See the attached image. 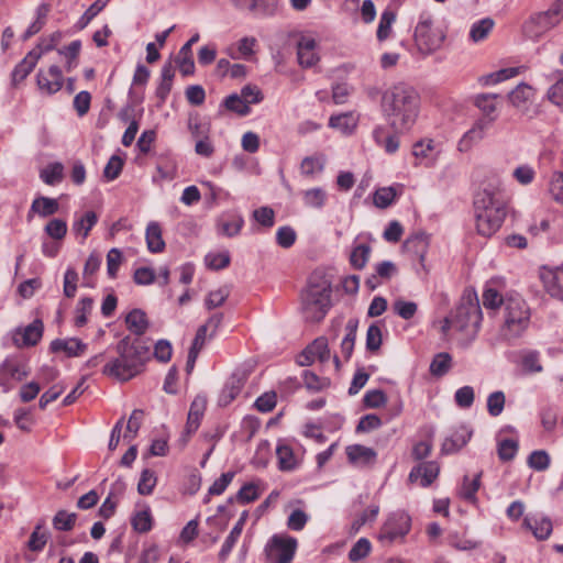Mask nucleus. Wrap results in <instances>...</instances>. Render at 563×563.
I'll use <instances>...</instances> for the list:
<instances>
[{"instance_id": "obj_1", "label": "nucleus", "mask_w": 563, "mask_h": 563, "mask_svg": "<svg viewBox=\"0 0 563 563\" xmlns=\"http://www.w3.org/2000/svg\"><path fill=\"white\" fill-rule=\"evenodd\" d=\"M380 108L391 130L407 132L419 117L420 96L410 85L398 82L383 92Z\"/></svg>"}, {"instance_id": "obj_2", "label": "nucleus", "mask_w": 563, "mask_h": 563, "mask_svg": "<svg viewBox=\"0 0 563 563\" xmlns=\"http://www.w3.org/2000/svg\"><path fill=\"white\" fill-rule=\"evenodd\" d=\"M477 232L486 238L496 233L507 216V206L499 187L489 185L474 199Z\"/></svg>"}, {"instance_id": "obj_3", "label": "nucleus", "mask_w": 563, "mask_h": 563, "mask_svg": "<svg viewBox=\"0 0 563 563\" xmlns=\"http://www.w3.org/2000/svg\"><path fill=\"white\" fill-rule=\"evenodd\" d=\"M118 357L109 361L103 367V374L120 382H128L142 372L150 357V349L141 341L123 338L117 344Z\"/></svg>"}, {"instance_id": "obj_4", "label": "nucleus", "mask_w": 563, "mask_h": 563, "mask_svg": "<svg viewBox=\"0 0 563 563\" xmlns=\"http://www.w3.org/2000/svg\"><path fill=\"white\" fill-rule=\"evenodd\" d=\"M331 282L321 273H313L301 294V311L308 321L324 318L331 306Z\"/></svg>"}, {"instance_id": "obj_5", "label": "nucleus", "mask_w": 563, "mask_h": 563, "mask_svg": "<svg viewBox=\"0 0 563 563\" xmlns=\"http://www.w3.org/2000/svg\"><path fill=\"white\" fill-rule=\"evenodd\" d=\"M445 37V30L434 21L431 13H420L413 31V41L417 51L421 55L427 56L439 51L442 47Z\"/></svg>"}, {"instance_id": "obj_6", "label": "nucleus", "mask_w": 563, "mask_h": 563, "mask_svg": "<svg viewBox=\"0 0 563 563\" xmlns=\"http://www.w3.org/2000/svg\"><path fill=\"white\" fill-rule=\"evenodd\" d=\"M504 325L501 334L506 340L519 338L528 328L530 310L519 296H510L505 301Z\"/></svg>"}, {"instance_id": "obj_7", "label": "nucleus", "mask_w": 563, "mask_h": 563, "mask_svg": "<svg viewBox=\"0 0 563 563\" xmlns=\"http://www.w3.org/2000/svg\"><path fill=\"white\" fill-rule=\"evenodd\" d=\"M453 325L457 331H465L470 328L477 331L482 322V310L477 295L474 290H465L460 305L452 313Z\"/></svg>"}, {"instance_id": "obj_8", "label": "nucleus", "mask_w": 563, "mask_h": 563, "mask_svg": "<svg viewBox=\"0 0 563 563\" xmlns=\"http://www.w3.org/2000/svg\"><path fill=\"white\" fill-rule=\"evenodd\" d=\"M411 528V518L405 511H396L389 515L378 533V540L383 544H391L402 540Z\"/></svg>"}, {"instance_id": "obj_9", "label": "nucleus", "mask_w": 563, "mask_h": 563, "mask_svg": "<svg viewBox=\"0 0 563 563\" xmlns=\"http://www.w3.org/2000/svg\"><path fill=\"white\" fill-rule=\"evenodd\" d=\"M558 10H548L531 14L522 24L526 37L537 41L560 23Z\"/></svg>"}, {"instance_id": "obj_10", "label": "nucleus", "mask_w": 563, "mask_h": 563, "mask_svg": "<svg viewBox=\"0 0 563 563\" xmlns=\"http://www.w3.org/2000/svg\"><path fill=\"white\" fill-rule=\"evenodd\" d=\"M297 549V540L288 534H274L266 544L269 563H290Z\"/></svg>"}, {"instance_id": "obj_11", "label": "nucleus", "mask_w": 563, "mask_h": 563, "mask_svg": "<svg viewBox=\"0 0 563 563\" xmlns=\"http://www.w3.org/2000/svg\"><path fill=\"white\" fill-rule=\"evenodd\" d=\"M510 104L521 114L529 119L538 114V108L534 104L536 89L526 84L520 82L515 89L508 93Z\"/></svg>"}, {"instance_id": "obj_12", "label": "nucleus", "mask_w": 563, "mask_h": 563, "mask_svg": "<svg viewBox=\"0 0 563 563\" xmlns=\"http://www.w3.org/2000/svg\"><path fill=\"white\" fill-rule=\"evenodd\" d=\"M26 366L16 358H5L0 365V387L3 393L14 388L15 384L27 377Z\"/></svg>"}, {"instance_id": "obj_13", "label": "nucleus", "mask_w": 563, "mask_h": 563, "mask_svg": "<svg viewBox=\"0 0 563 563\" xmlns=\"http://www.w3.org/2000/svg\"><path fill=\"white\" fill-rule=\"evenodd\" d=\"M64 85V76L59 66L51 65L47 69L40 68L36 74V86L41 93L52 96Z\"/></svg>"}, {"instance_id": "obj_14", "label": "nucleus", "mask_w": 563, "mask_h": 563, "mask_svg": "<svg viewBox=\"0 0 563 563\" xmlns=\"http://www.w3.org/2000/svg\"><path fill=\"white\" fill-rule=\"evenodd\" d=\"M330 357L328 340L324 336H319L297 356V363L300 366H309L316 360L325 363Z\"/></svg>"}, {"instance_id": "obj_15", "label": "nucleus", "mask_w": 563, "mask_h": 563, "mask_svg": "<svg viewBox=\"0 0 563 563\" xmlns=\"http://www.w3.org/2000/svg\"><path fill=\"white\" fill-rule=\"evenodd\" d=\"M244 227V219L238 211H224L216 219V232L218 235L234 238Z\"/></svg>"}, {"instance_id": "obj_16", "label": "nucleus", "mask_w": 563, "mask_h": 563, "mask_svg": "<svg viewBox=\"0 0 563 563\" xmlns=\"http://www.w3.org/2000/svg\"><path fill=\"white\" fill-rule=\"evenodd\" d=\"M496 120V117H492L489 119H479L474 123V125L464 133L462 139L459 142V151L467 152L472 148L473 145L481 142L490 128L492 123Z\"/></svg>"}, {"instance_id": "obj_17", "label": "nucleus", "mask_w": 563, "mask_h": 563, "mask_svg": "<svg viewBox=\"0 0 563 563\" xmlns=\"http://www.w3.org/2000/svg\"><path fill=\"white\" fill-rule=\"evenodd\" d=\"M297 58L301 67L309 68L319 62L317 42L311 36H301L297 43Z\"/></svg>"}, {"instance_id": "obj_18", "label": "nucleus", "mask_w": 563, "mask_h": 563, "mask_svg": "<svg viewBox=\"0 0 563 563\" xmlns=\"http://www.w3.org/2000/svg\"><path fill=\"white\" fill-rule=\"evenodd\" d=\"M562 273L558 267L543 266L540 269V279L545 291L555 299L563 301V285L560 282L559 274Z\"/></svg>"}, {"instance_id": "obj_19", "label": "nucleus", "mask_w": 563, "mask_h": 563, "mask_svg": "<svg viewBox=\"0 0 563 563\" xmlns=\"http://www.w3.org/2000/svg\"><path fill=\"white\" fill-rule=\"evenodd\" d=\"M440 467L437 462H422L412 467L409 473V481L412 483L419 482L422 487H428L438 477Z\"/></svg>"}, {"instance_id": "obj_20", "label": "nucleus", "mask_w": 563, "mask_h": 563, "mask_svg": "<svg viewBox=\"0 0 563 563\" xmlns=\"http://www.w3.org/2000/svg\"><path fill=\"white\" fill-rule=\"evenodd\" d=\"M472 437V430L462 424L452 431L450 435H448L441 446V452L443 454H453L460 451L466 443L470 441Z\"/></svg>"}, {"instance_id": "obj_21", "label": "nucleus", "mask_w": 563, "mask_h": 563, "mask_svg": "<svg viewBox=\"0 0 563 563\" xmlns=\"http://www.w3.org/2000/svg\"><path fill=\"white\" fill-rule=\"evenodd\" d=\"M440 153L439 146L432 139H423L413 144L412 154L418 164L429 166L433 164Z\"/></svg>"}, {"instance_id": "obj_22", "label": "nucleus", "mask_w": 563, "mask_h": 563, "mask_svg": "<svg viewBox=\"0 0 563 563\" xmlns=\"http://www.w3.org/2000/svg\"><path fill=\"white\" fill-rule=\"evenodd\" d=\"M404 249L407 253L417 257L424 268V257L429 249V236L426 233L420 232L409 236L404 243Z\"/></svg>"}, {"instance_id": "obj_23", "label": "nucleus", "mask_w": 563, "mask_h": 563, "mask_svg": "<svg viewBox=\"0 0 563 563\" xmlns=\"http://www.w3.org/2000/svg\"><path fill=\"white\" fill-rule=\"evenodd\" d=\"M206 408H207L206 396L197 395L195 397V399L192 400L190 408H189V412H188V418H187V423H186V433L188 435L195 433L198 430V428L200 426L201 418L203 417V413L206 411Z\"/></svg>"}, {"instance_id": "obj_24", "label": "nucleus", "mask_w": 563, "mask_h": 563, "mask_svg": "<svg viewBox=\"0 0 563 563\" xmlns=\"http://www.w3.org/2000/svg\"><path fill=\"white\" fill-rule=\"evenodd\" d=\"M41 57L42 52H37V49L30 51L12 71L13 84L16 85L23 81L34 69Z\"/></svg>"}, {"instance_id": "obj_25", "label": "nucleus", "mask_w": 563, "mask_h": 563, "mask_svg": "<svg viewBox=\"0 0 563 563\" xmlns=\"http://www.w3.org/2000/svg\"><path fill=\"white\" fill-rule=\"evenodd\" d=\"M52 352H64L68 357L80 356L87 350V344L77 338L56 339L51 343Z\"/></svg>"}, {"instance_id": "obj_26", "label": "nucleus", "mask_w": 563, "mask_h": 563, "mask_svg": "<svg viewBox=\"0 0 563 563\" xmlns=\"http://www.w3.org/2000/svg\"><path fill=\"white\" fill-rule=\"evenodd\" d=\"M302 203L308 209L321 210L329 199L328 191L322 187H312L300 192Z\"/></svg>"}, {"instance_id": "obj_27", "label": "nucleus", "mask_w": 563, "mask_h": 563, "mask_svg": "<svg viewBox=\"0 0 563 563\" xmlns=\"http://www.w3.org/2000/svg\"><path fill=\"white\" fill-rule=\"evenodd\" d=\"M59 205L56 199L40 196L35 198L27 212V220L31 221L34 214L42 218L55 214L58 211Z\"/></svg>"}, {"instance_id": "obj_28", "label": "nucleus", "mask_w": 563, "mask_h": 563, "mask_svg": "<svg viewBox=\"0 0 563 563\" xmlns=\"http://www.w3.org/2000/svg\"><path fill=\"white\" fill-rule=\"evenodd\" d=\"M247 517H249V512L243 511L241 514L239 520L236 521V523L230 531L229 536L224 540V542L221 547V550L219 552V558L221 560H225L229 556V554L231 553L232 549L234 548L235 543L238 542V540L243 531V528L247 520Z\"/></svg>"}, {"instance_id": "obj_29", "label": "nucleus", "mask_w": 563, "mask_h": 563, "mask_svg": "<svg viewBox=\"0 0 563 563\" xmlns=\"http://www.w3.org/2000/svg\"><path fill=\"white\" fill-rule=\"evenodd\" d=\"M346 455L352 463L368 465L375 462L376 452L372 448L353 444L346 448Z\"/></svg>"}, {"instance_id": "obj_30", "label": "nucleus", "mask_w": 563, "mask_h": 563, "mask_svg": "<svg viewBox=\"0 0 563 563\" xmlns=\"http://www.w3.org/2000/svg\"><path fill=\"white\" fill-rule=\"evenodd\" d=\"M523 525L530 529L533 536L539 540L548 539L552 532V522L545 517H526Z\"/></svg>"}, {"instance_id": "obj_31", "label": "nucleus", "mask_w": 563, "mask_h": 563, "mask_svg": "<svg viewBox=\"0 0 563 563\" xmlns=\"http://www.w3.org/2000/svg\"><path fill=\"white\" fill-rule=\"evenodd\" d=\"M325 157L322 154L307 156L301 161L300 173L308 179H314L324 169Z\"/></svg>"}, {"instance_id": "obj_32", "label": "nucleus", "mask_w": 563, "mask_h": 563, "mask_svg": "<svg viewBox=\"0 0 563 563\" xmlns=\"http://www.w3.org/2000/svg\"><path fill=\"white\" fill-rule=\"evenodd\" d=\"M147 249L151 253H161L165 249V242L162 236V229L157 222H150L145 232Z\"/></svg>"}, {"instance_id": "obj_33", "label": "nucleus", "mask_w": 563, "mask_h": 563, "mask_svg": "<svg viewBox=\"0 0 563 563\" xmlns=\"http://www.w3.org/2000/svg\"><path fill=\"white\" fill-rule=\"evenodd\" d=\"M244 385L241 377L232 375L225 383L219 396V405L228 406L240 394Z\"/></svg>"}, {"instance_id": "obj_34", "label": "nucleus", "mask_w": 563, "mask_h": 563, "mask_svg": "<svg viewBox=\"0 0 563 563\" xmlns=\"http://www.w3.org/2000/svg\"><path fill=\"white\" fill-rule=\"evenodd\" d=\"M125 323L128 329L136 335L144 334L148 328L146 313L141 309L130 311L125 317Z\"/></svg>"}, {"instance_id": "obj_35", "label": "nucleus", "mask_w": 563, "mask_h": 563, "mask_svg": "<svg viewBox=\"0 0 563 563\" xmlns=\"http://www.w3.org/2000/svg\"><path fill=\"white\" fill-rule=\"evenodd\" d=\"M357 125V119L352 112L331 115L329 126L339 130L343 134H351Z\"/></svg>"}, {"instance_id": "obj_36", "label": "nucleus", "mask_w": 563, "mask_h": 563, "mask_svg": "<svg viewBox=\"0 0 563 563\" xmlns=\"http://www.w3.org/2000/svg\"><path fill=\"white\" fill-rule=\"evenodd\" d=\"M495 26V21L492 18H483L475 21L470 29V40L474 43H479L488 37Z\"/></svg>"}, {"instance_id": "obj_37", "label": "nucleus", "mask_w": 563, "mask_h": 563, "mask_svg": "<svg viewBox=\"0 0 563 563\" xmlns=\"http://www.w3.org/2000/svg\"><path fill=\"white\" fill-rule=\"evenodd\" d=\"M375 272H376V274L371 276L366 280V284L369 286L371 289L376 288V286L379 283L378 278L388 280L397 274L398 269H397V266L393 262L384 261L376 265Z\"/></svg>"}, {"instance_id": "obj_38", "label": "nucleus", "mask_w": 563, "mask_h": 563, "mask_svg": "<svg viewBox=\"0 0 563 563\" xmlns=\"http://www.w3.org/2000/svg\"><path fill=\"white\" fill-rule=\"evenodd\" d=\"M276 455L280 471H292L296 467L297 460L289 445L284 443L278 444L276 448Z\"/></svg>"}, {"instance_id": "obj_39", "label": "nucleus", "mask_w": 563, "mask_h": 563, "mask_svg": "<svg viewBox=\"0 0 563 563\" xmlns=\"http://www.w3.org/2000/svg\"><path fill=\"white\" fill-rule=\"evenodd\" d=\"M18 334H21L23 345H35L43 335V322L41 320H34L21 332H18Z\"/></svg>"}, {"instance_id": "obj_40", "label": "nucleus", "mask_w": 563, "mask_h": 563, "mask_svg": "<svg viewBox=\"0 0 563 563\" xmlns=\"http://www.w3.org/2000/svg\"><path fill=\"white\" fill-rule=\"evenodd\" d=\"M49 538V533L43 529L42 523H37L30 536L26 547L32 552H41Z\"/></svg>"}, {"instance_id": "obj_41", "label": "nucleus", "mask_w": 563, "mask_h": 563, "mask_svg": "<svg viewBox=\"0 0 563 563\" xmlns=\"http://www.w3.org/2000/svg\"><path fill=\"white\" fill-rule=\"evenodd\" d=\"M98 216L95 211H87L84 216L77 219L73 224V230L76 234H81L85 240L90 230L96 225Z\"/></svg>"}, {"instance_id": "obj_42", "label": "nucleus", "mask_w": 563, "mask_h": 563, "mask_svg": "<svg viewBox=\"0 0 563 563\" xmlns=\"http://www.w3.org/2000/svg\"><path fill=\"white\" fill-rule=\"evenodd\" d=\"M482 472L477 473L473 479L467 475L463 478V484L460 490V496L467 501L476 500V493L481 486Z\"/></svg>"}, {"instance_id": "obj_43", "label": "nucleus", "mask_w": 563, "mask_h": 563, "mask_svg": "<svg viewBox=\"0 0 563 563\" xmlns=\"http://www.w3.org/2000/svg\"><path fill=\"white\" fill-rule=\"evenodd\" d=\"M131 525L133 529L140 533L148 532L153 526V518L150 508L146 507L145 509L137 511L133 516Z\"/></svg>"}, {"instance_id": "obj_44", "label": "nucleus", "mask_w": 563, "mask_h": 563, "mask_svg": "<svg viewBox=\"0 0 563 563\" xmlns=\"http://www.w3.org/2000/svg\"><path fill=\"white\" fill-rule=\"evenodd\" d=\"M518 441L515 439H501L497 443V454L499 460L508 462L515 459L518 452Z\"/></svg>"}, {"instance_id": "obj_45", "label": "nucleus", "mask_w": 563, "mask_h": 563, "mask_svg": "<svg viewBox=\"0 0 563 563\" xmlns=\"http://www.w3.org/2000/svg\"><path fill=\"white\" fill-rule=\"evenodd\" d=\"M519 74V68L509 67L483 76L479 80L483 85L490 86L510 79Z\"/></svg>"}, {"instance_id": "obj_46", "label": "nucleus", "mask_w": 563, "mask_h": 563, "mask_svg": "<svg viewBox=\"0 0 563 563\" xmlns=\"http://www.w3.org/2000/svg\"><path fill=\"white\" fill-rule=\"evenodd\" d=\"M93 307V300L90 297H82L75 310V325L80 328L88 322V316Z\"/></svg>"}, {"instance_id": "obj_47", "label": "nucleus", "mask_w": 563, "mask_h": 563, "mask_svg": "<svg viewBox=\"0 0 563 563\" xmlns=\"http://www.w3.org/2000/svg\"><path fill=\"white\" fill-rule=\"evenodd\" d=\"M223 106L229 111L235 112L239 115H247L251 111L250 106L242 98L241 95L232 93L223 100Z\"/></svg>"}, {"instance_id": "obj_48", "label": "nucleus", "mask_w": 563, "mask_h": 563, "mask_svg": "<svg viewBox=\"0 0 563 563\" xmlns=\"http://www.w3.org/2000/svg\"><path fill=\"white\" fill-rule=\"evenodd\" d=\"M396 20V14L391 10H385L379 19L378 27H377V38L378 41H385L389 37L391 32L393 23Z\"/></svg>"}, {"instance_id": "obj_49", "label": "nucleus", "mask_w": 563, "mask_h": 563, "mask_svg": "<svg viewBox=\"0 0 563 563\" xmlns=\"http://www.w3.org/2000/svg\"><path fill=\"white\" fill-rule=\"evenodd\" d=\"M303 384L307 389L311 391H320L330 386V379L327 377H319L310 371H303L302 373Z\"/></svg>"}, {"instance_id": "obj_50", "label": "nucleus", "mask_w": 563, "mask_h": 563, "mask_svg": "<svg viewBox=\"0 0 563 563\" xmlns=\"http://www.w3.org/2000/svg\"><path fill=\"white\" fill-rule=\"evenodd\" d=\"M451 355L449 353H439L430 364V372L434 376H443L451 367Z\"/></svg>"}, {"instance_id": "obj_51", "label": "nucleus", "mask_w": 563, "mask_h": 563, "mask_svg": "<svg viewBox=\"0 0 563 563\" xmlns=\"http://www.w3.org/2000/svg\"><path fill=\"white\" fill-rule=\"evenodd\" d=\"M77 516L74 512H67L66 510H59L53 518V526L59 531H69L74 528Z\"/></svg>"}, {"instance_id": "obj_52", "label": "nucleus", "mask_w": 563, "mask_h": 563, "mask_svg": "<svg viewBox=\"0 0 563 563\" xmlns=\"http://www.w3.org/2000/svg\"><path fill=\"white\" fill-rule=\"evenodd\" d=\"M157 477L155 473L148 468L143 470L137 484V492L140 495H151L156 486Z\"/></svg>"}, {"instance_id": "obj_53", "label": "nucleus", "mask_w": 563, "mask_h": 563, "mask_svg": "<svg viewBox=\"0 0 563 563\" xmlns=\"http://www.w3.org/2000/svg\"><path fill=\"white\" fill-rule=\"evenodd\" d=\"M231 256L229 251L208 253L205 257L206 265L211 269H223L230 265Z\"/></svg>"}, {"instance_id": "obj_54", "label": "nucleus", "mask_w": 563, "mask_h": 563, "mask_svg": "<svg viewBox=\"0 0 563 563\" xmlns=\"http://www.w3.org/2000/svg\"><path fill=\"white\" fill-rule=\"evenodd\" d=\"M371 246L368 244H358L356 245L351 253V264L354 268L361 269L363 268L369 257Z\"/></svg>"}, {"instance_id": "obj_55", "label": "nucleus", "mask_w": 563, "mask_h": 563, "mask_svg": "<svg viewBox=\"0 0 563 563\" xmlns=\"http://www.w3.org/2000/svg\"><path fill=\"white\" fill-rule=\"evenodd\" d=\"M63 165L54 163L41 170L40 177L47 185H55L63 178Z\"/></svg>"}, {"instance_id": "obj_56", "label": "nucleus", "mask_w": 563, "mask_h": 563, "mask_svg": "<svg viewBox=\"0 0 563 563\" xmlns=\"http://www.w3.org/2000/svg\"><path fill=\"white\" fill-rule=\"evenodd\" d=\"M142 418H143L142 410H140V409L133 410V412L131 413V416L129 418V421L126 424V431L123 434V440L131 442L135 439V437L139 432V429L141 428Z\"/></svg>"}, {"instance_id": "obj_57", "label": "nucleus", "mask_w": 563, "mask_h": 563, "mask_svg": "<svg viewBox=\"0 0 563 563\" xmlns=\"http://www.w3.org/2000/svg\"><path fill=\"white\" fill-rule=\"evenodd\" d=\"M497 95L493 93H482L478 95L475 99L476 107L487 117L488 119L492 118L493 113L496 111V98Z\"/></svg>"}, {"instance_id": "obj_58", "label": "nucleus", "mask_w": 563, "mask_h": 563, "mask_svg": "<svg viewBox=\"0 0 563 563\" xmlns=\"http://www.w3.org/2000/svg\"><path fill=\"white\" fill-rule=\"evenodd\" d=\"M379 508L378 506H372L369 509L364 510L360 516H357L351 523L350 532L355 534L360 531V529L368 521H373L376 519L378 515Z\"/></svg>"}, {"instance_id": "obj_59", "label": "nucleus", "mask_w": 563, "mask_h": 563, "mask_svg": "<svg viewBox=\"0 0 563 563\" xmlns=\"http://www.w3.org/2000/svg\"><path fill=\"white\" fill-rule=\"evenodd\" d=\"M521 364L523 371L529 374L540 373L543 369L540 362V354L537 351H530L523 354Z\"/></svg>"}, {"instance_id": "obj_60", "label": "nucleus", "mask_w": 563, "mask_h": 563, "mask_svg": "<svg viewBox=\"0 0 563 563\" xmlns=\"http://www.w3.org/2000/svg\"><path fill=\"white\" fill-rule=\"evenodd\" d=\"M261 495L258 485L255 483H247L243 485L236 494V500L241 504H249L256 500Z\"/></svg>"}, {"instance_id": "obj_61", "label": "nucleus", "mask_w": 563, "mask_h": 563, "mask_svg": "<svg viewBox=\"0 0 563 563\" xmlns=\"http://www.w3.org/2000/svg\"><path fill=\"white\" fill-rule=\"evenodd\" d=\"M372 545L368 539L361 538L352 547L349 552V559L352 562H357L364 558H366L371 552Z\"/></svg>"}, {"instance_id": "obj_62", "label": "nucleus", "mask_w": 563, "mask_h": 563, "mask_svg": "<svg viewBox=\"0 0 563 563\" xmlns=\"http://www.w3.org/2000/svg\"><path fill=\"white\" fill-rule=\"evenodd\" d=\"M253 219L262 227L269 229L275 223V212L269 207H261L253 211Z\"/></svg>"}, {"instance_id": "obj_63", "label": "nucleus", "mask_w": 563, "mask_h": 563, "mask_svg": "<svg viewBox=\"0 0 563 563\" xmlns=\"http://www.w3.org/2000/svg\"><path fill=\"white\" fill-rule=\"evenodd\" d=\"M528 465L539 472L545 471L550 465V456L543 450L533 451L528 457Z\"/></svg>"}, {"instance_id": "obj_64", "label": "nucleus", "mask_w": 563, "mask_h": 563, "mask_svg": "<svg viewBox=\"0 0 563 563\" xmlns=\"http://www.w3.org/2000/svg\"><path fill=\"white\" fill-rule=\"evenodd\" d=\"M553 199L560 203H563V173L554 172L550 179L549 188Z\"/></svg>"}]
</instances>
